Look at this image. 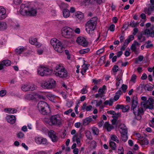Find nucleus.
Listing matches in <instances>:
<instances>
[{
	"mask_svg": "<svg viewBox=\"0 0 154 154\" xmlns=\"http://www.w3.org/2000/svg\"><path fill=\"white\" fill-rule=\"evenodd\" d=\"M151 32L150 30L148 29H146L144 31L145 34L146 35H149L150 36Z\"/></svg>",
	"mask_w": 154,
	"mask_h": 154,
	"instance_id": "57",
	"label": "nucleus"
},
{
	"mask_svg": "<svg viewBox=\"0 0 154 154\" xmlns=\"http://www.w3.org/2000/svg\"><path fill=\"white\" fill-rule=\"evenodd\" d=\"M104 127L108 131H110L114 127L108 122H106L104 125Z\"/></svg>",
	"mask_w": 154,
	"mask_h": 154,
	"instance_id": "23",
	"label": "nucleus"
},
{
	"mask_svg": "<svg viewBox=\"0 0 154 154\" xmlns=\"http://www.w3.org/2000/svg\"><path fill=\"white\" fill-rule=\"evenodd\" d=\"M137 60L135 61V63H137L138 61H142L143 59V57L142 56L140 55L137 58Z\"/></svg>",
	"mask_w": 154,
	"mask_h": 154,
	"instance_id": "49",
	"label": "nucleus"
},
{
	"mask_svg": "<svg viewBox=\"0 0 154 154\" xmlns=\"http://www.w3.org/2000/svg\"><path fill=\"white\" fill-rule=\"evenodd\" d=\"M129 108L130 107L129 106L127 105L124 106V105H123V108H122V112H127L129 110Z\"/></svg>",
	"mask_w": 154,
	"mask_h": 154,
	"instance_id": "44",
	"label": "nucleus"
},
{
	"mask_svg": "<svg viewBox=\"0 0 154 154\" xmlns=\"http://www.w3.org/2000/svg\"><path fill=\"white\" fill-rule=\"evenodd\" d=\"M119 114H120L119 113H118L117 116H114V119L112 120V125H117L118 123L117 122V120L119 116L118 115Z\"/></svg>",
	"mask_w": 154,
	"mask_h": 154,
	"instance_id": "36",
	"label": "nucleus"
},
{
	"mask_svg": "<svg viewBox=\"0 0 154 154\" xmlns=\"http://www.w3.org/2000/svg\"><path fill=\"white\" fill-rule=\"evenodd\" d=\"M110 137L112 140L115 141L118 143H119V140L118 139L117 137L115 135H111Z\"/></svg>",
	"mask_w": 154,
	"mask_h": 154,
	"instance_id": "42",
	"label": "nucleus"
},
{
	"mask_svg": "<svg viewBox=\"0 0 154 154\" xmlns=\"http://www.w3.org/2000/svg\"><path fill=\"white\" fill-rule=\"evenodd\" d=\"M54 74L56 76L62 78H66L67 76V72L64 68L58 72L57 71L56 72H54Z\"/></svg>",
	"mask_w": 154,
	"mask_h": 154,
	"instance_id": "11",
	"label": "nucleus"
},
{
	"mask_svg": "<svg viewBox=\"0 0 154 154\" xmlns=\"http://www.w3.org/2000/svg\"><path fill=\"white\" fill-rule=\"evenodd\" d=\"M139 141V143L143 148L145 147L146 146L148 145L149 143L148 140L143 137L141 138Z\"/></svg>",
	"mask_w": 154,
	"mask_h": 154,
	"instance_id": "14",
	"label": "nucleus"
},
{
	"mask_svg": "<svg viewBox=\"0 0 154 154\" xmlns=\"http://www.w3.org/2000/svg\"><path fill=\"white\" fill-rule=\"evenodd\" d=\"M76 42L79 44L84 47L87 46L88 44V42L85 39L82 37H78L76 39Z\"/></svg>",
	"mask_w": 154,
	"mask_h": 154,
	"instance_id": "12",
	"label": "nucleus"
},
{
	"mask_svg": "<svg viewBox=\"0 0 154 154\" xmlns=\"http://www.w3.org/2000/svg\"><path fill=\"white\" fill-rule=\"evenodd\" d=\"M122 94V91L119 90L116 93V95L114 96L113 100H114L115 101L117 100L119 98L120 95Z\"/></svg>",
	"mask_w": 154,
	"mask_h": 154,
	"instance_id": "30",
	"label": "nucleus"
},
{
	"mask_svg": "<svg viewBox=\"0 0 154 154\" xmlns=\"http://www.w3.org/2000/svg\"><path fill=\"white\" fill-rule=\"evenodd\" d=\"M93 134L94 135H98L99 134L98 129L96 127H93L92 128Z\"/></svg>",
	"mask_w": 154,
	"mask_h": 154,
	"instance_id": "38",
	"label": "nucleus"
},
{
	"mask_svg": "<svg viewBox=\"0 0 154 154\" xmlns=\"http://www.w3.org/2000/svg\"><path fill=\"white\" fill-rule=\"evenodd\" d=\"M88 91L87 90L86 87L85 86L83 88V89L81 90V93L82 94H84L87 93Z\"/></svg>",
	"mask_w": 154,
	"mask_h": 154,
	"instance_id": "51",
	"label": "nucleus"
},
{
	"mask_svg": "<svg viewBox=\"0 0 154 154\" xmlns=\"http://www.w3.org/2000/svg\"><path fill=\"white\" fill-rule=\"evenodd\" d=\"M72 109H69V110H68L65 111L64 112V114H66V115H68L69 113H71L72 112Z\"/></svg>",
	"mask_w": 154,
	"mask_h": 154,
	"instance_id": "64",
	"label": "nucleus"
},
{
	"mask_svg": "<svg viewBox=\"0 0 154 154\" xmlns=\"http://www.w3.org/2000/svg\"><path fill=\"white\" fill-rule=\"evenodd\" d=\"M73 30L67 26L63 27L61 29L62 35L66 38H70L73 36Z\"/></svg>",
	"mask_w": 154,
	"mask_h": 154,
	"instance_id": "5",
	"label": "nucleus"
},
{
	"mask_svg": "<svg viewBox=\"0 0 154 154\" xmlns=\"http://www.w3.org/2000/svg\"><path fill=\"white\" fill-rule=\"evenodd\" d=\"M154 11V9L150 7L148 8H146L144 9V11L146 14H147L148 15H150L153 11Z\"/></svg>",
	"mask_w": 154,
	"mask_h": 154,
	"instance_id": "31",
	"label": "nucleus"
},
{
	"mask_svg": "<svg viewBox=\"0 0 154 154\" xmlns=\"http://www.w3.org/2000/svg\"><path fill=\"white\" fill-rule=\"evenodd\" d=\"M131 49L132 51L135 52L136 51V46L133 44L131 47Z\"/></svg>",
	"mask_w": 154,
	"mask_h": 154,
	"instance_id": "61",
	"label": "nucleus"
},
{
	"mask_svg": "<svg viewBox=\"0 0 154 154\" xmlns=\"http://www.w3.org/2000/svg\"><path fill=\"white\" fill-rule=\"evenodd\" d=\"M24 136V134L21 132H18L17 134V137L19 138H23Z\"/></svg>",
	"mask_w": 154,
	"mask_h": 154,
	"instance_id": "46",
	"label": "nucleus"
},
{
	"mask_svg": "<svg viewBox=\"0 0 154 154\" xmlns=\"http://www.w3.org/2000/svg\"><path fill=\"white\" fill-rule=\"evenodd\" d=\"M5 110L9 113H16L17 110L16 109L12 108H6Z\"/></svg>",
	"mask_w": 154,
	"mask_h": 154,
	"instance_id": "33",
	"label": "nucleus"
},
{
	"mask_svg": "<svg viewBox=\"0 0 154 154\" xmlns=\"http://www.w3.org/2000/svg\"><path fill=\"white\" fill-rule=\"evenodd\" d=\"M82 134L81 133H78L74 135L72 137V140L73 142L75 141L78 144L80 143V139L81 138Z\"/></svg>",
	"mask_w": 154,
	"mask_h": 154,
	"instance_id": "17",
	"label": "nucleus"
},
{
	"mask_svg": "<svg viewBox=\"0 0 154 154\" xmlns=\"http://www.w3.org/2000/svg\"><path fill=\"white\" fill-rule=\"evenodd\" d=\"M113 99L112 98H111L109 100L105 101L103 103L105 105H108L109 106H111L113 104Z\"/></svg>",
	"mask_w": 154,
	"mask_h": 154,
	"instance_id": "35",
	"label": "nucleus"
},
{
	"mask_svg": "<svg viewBox=\"0 0 154 154\" xmlns=\"http://www.w3.org/2000/svg\"><path fill=\"white\" fill-rule=\"evenodd\" d=\"M128 22H126L125 25L122 27V28L126 27V26L127 25H128V26H130L132 27H136L137 26L139 23H135L134 20H132L131 22L128 25Z\"/></svg>",
	"mask_w": 154,
	"mask_h": 154,
	"instance_id": "21",
	"label": "nucleus"
},
{
	"mask_svg": "<svg viewBox=\"0 0 154 154\" xmlns=\"http://www.w3.org/2000/svg\"><path fill=\"white\" fill-rule=\"evenodd\" d=\"M86 136L88 139L90 140L92 139V137L91 135V132L90 131H88L86 132Z\"/></svg>",
	"mask_w": 154,
	"mask_h": 154,
	"instance_id": "43",
	"label": "nucleus"
},
{
	"mask_svg": "<svg viewBox=\"0 0 154 154\" xmlns=\"http://www.w3.org/2000/svg\"><path fill=\"white\" fill-rule=\"evenodd\" d=\"M115 25L114 24H112L109 26V29L110 31L113 32L115 30Z\"/></svg>",
	"mask_w": 154,
	"mask_h": 154,
	"instance_id": "62",
	"label": "nucleus"
},
{
	"mask_svg": "<svg viewBox=\"0 0 154 154\" xmlns=\"http://www.w3.org/2000/svg\"><path fill=\"white\" fill-rule=\"evenodd\" d=\"M29 42L32 45H38V43L37 41V39L36 38H30L29 39Z\"/></svg>",
	"mask_w": 154,
	"mask_h": 154,
	"instance_id": "28",
	"label": "nucleus"
},
{
	"mask_svg": "<svg viewBox=\"0 0 154 154\" xmlns=\"http://www.w3.org/2000/svg\"><path fill=\"white\" fill-rule=\"evenodd\" d=\"M63 16L64 17L67 18L70 15L69 11L67 9H65L63 11Z\"/></svg>",
	"mask_w": 154,
	"mask_h": 154,
	"instance_id": "29",
	"label": "nucleus"
},
{
	"mask_svg": "<svg viewBox=\"0 0 154 154\" xmlns=\"http://www.w3.org/2000/svg\"><path fill=\"white\" fill-rule=\"evenodd\" d=\"M91 144L92 147L94 148H95L97 146L96 143L94 140H92L91 141Z\"/></svg>",
	"mask_w": 154,
	"mask_h": 154,
	"instance_id": "60",
	"label": "nucleus"
},
{
	"mask_svg": "<svg viewBox=\"0 0 154 154\" xmlns=\"http://www.w3.org/2000/svg\"><path fill=\"white\" fill-rule=\"evenodd\" d=\"M137 112H136V115H139L140 114H143V108L142 107H140L137 110Z\"/></svg>",
	"mask_w": 154,
	"mask_h": 154,
	"instance_id": "47",
	"label": "nucleus"
},
{
	"mask_svg": "<svg viewBox=\"0 0 154 154\" xmlns=\"http://www.w3.org/2000/svg\"><path fill=\"white\" fill-rule=\"evenodd\" d=\"M35 141L38 144H46L47 143V140L45 138L42 137H36L35 139Z\"/></svg>",
	"mask_w": 154,
	"mask_h": 154,
	"instance_id": "13",
	"label": "nucleus"
},
{
	"mask_svg": "<svg viewBox=\"0 0 154 154\" xmlns=\"http://www.w3.org/2000/svg\"><path fill=\"white\" fill-rule=\"evenodd\" d=\"M25 50L24 48L23 47H18L15 50V52L17 54H20Z\"/></svg>",
	"mask_w": 154,
	"mask_h": 154,
	"instance_id": "34",
	"label": "nucleus"
},
{
	"mask_svg": "<svg viewBox=\"0 0 154 154\" xmlns=\"http://www.w3.org/2000/svg\"><path fill=\"white\" fill-rule=\"evenodd\" d=\"M151 41L150 40H148L146 42V43L147 44V45H146V47L147 48H149L152 47L153 46V44H149V43L151 42Z\"/></svg>",
	"mask_w": 154,
	"mask_h": 154,
	"instance_id": "45",
	"label": "nucleus"
},
{
	"mask_svg": "<svg viewBox=\"0 0 154 154\" xmlns=\"http://www.w3.org/2000/svg\"><path fill=\"white\" fill-rule=\"evenodd\" d=\"M73 103L71 101H68L66 103V106L69 108L71 107Z\"/></svg>",
	"mask_w": 154,
	"mask_h": 154,
	"instance_id": "63",
	"label": "nucleus"
},
{
	"mask_svg": "<svg viewBox=\"0 0 154 154\" xmlns=\"http://www.w3.org/2000/svg\"><path fill=\"white\" fill-rule=\"evenodd\" d=\"M93 121V119L91 117V116L86 118L84 120L83 125H88L90 122Z\"/></svg>",
	"mask_w": 154,
	"mask_h": 154,
	"instance_id": "24",
	"label": "nucleus"
},
{
	"mask_svg": "<svg viewBox=\"0 0 154 154\" xmlns=\"http://www.w3.org/2000/svg\"><path fill=\"white\" fill-rule=\"evenodd\" d=\"M6 92L5 90H2L0 91V96L3 97L6 94Z\"/></svg>",
	"mask_w": 154,
	"mask_h": 154,
	"instance_id": "59",
	"label": "nucleus"
},
{
	"mask_svg": "<svg viewBox=\"0 0 154 154\" xmlns=\"http://www.w3.org/2000/svg\"><path fill=\"white\" fill-rule=\"evenodd\" d=\"M50 121L52 125H60L61 124V119L58 115L52 116Z\"/></svg>",
	"mask_w": 154,
	"mask_h": 154,
	"instance_id": "8",
	"label": "nucleus"
},
{
	"mask_svg": "<svg viewBox=\"0 0 154 154\" xmlns=\"http://www.w3.org/2000/svg\"><path fill=\"white\" fill-rule=\"evenodd\" d=\"M6 119L8 122L10 123L11 124H14L16 121V118L15 116L12 115L7 116Z\"/></svg>",
	"mask_w": 154,
	"mask_h": 154,
	"instance_id": "15",
	"label": "nucleus"
},
{
	"mask_svg": "<svg viewBox=\"0 0 154 154\" xmlns=\"http://www.w3.org/2000/svg\"><path fill=\"white\" fill-rule=\"evenodd\" d=\"M127 87V86L126 85L123 84L122 85L121 88L123 92L125 93L126 91Z\"/></svg>",
	"mask_w": 154,
	"mask_h": 154,
	"instance_id": "48",
	"label": "nucleus"
},
{
	"mask_svg": "<svg viewBox=\"0 0 154 154\" xmlns=\"http://www.w3.org/2000/svg\"><path fill=\"white\" fill-rule=\"evenodd\" d=\"M64 68L63 66L61 64H60L57 65L55 67V69L54 72H58L60 70H61L62 69H63Z\"/></svg>",
	"mask_w": 154,
	"mask_h": 154,
	"instance_id": "32",
	"label": "nucleus"
},
{
	"mask_svg": "<svg viewBox=\"0 0 154 154\" xmlns=\"http://www.w3.org/2000/svg\"><path fill=\"white\" fill-rule=\"evenodd\" d=\"M20 11L21 14L23 16H34L37 14L36 9L34 8H30L26 4H22L21 5Z\"/></svg>",
	"mask_w": 154,
	"mask_h": 154,
	"instance_id": "1",
	"label": "nucleus"
},
{
	"mask_svg": "<svg viewBox=\"0 0 154 154\" xmlns=\"http://www.w3.org/2000/svg\"><path fill=\"white\" fill-rule=\"evenodd\" d=\"M137 76L135 74H133L132 76L130 81L133 82L134 83L135 82V81L136 79Z\"/></svg>",
	"mask_w": 154,
	"mask_h": 154,
	"instance_id": "53",
	"label": "nucleus"
},
{
	"mask_svg": "<svg viewBox=\"0 0 154 154\" xmlns=\"http://www.w3.org/2000/svg\"><path fill=\"white\" fill-rule=\"evenodd\" d=\"M37 72L38 74L41 76H44L51 75L52 71L48 68L40 66L37 69Z\"/></svg>",
	"mask_w": 154,
	"mask_h": 154,
	"instance_id": "6",
	"label": "nucleus"
},
{
	"mask_svg": "<svg viewBox=\"0 0 154 154\" xmlns=\"http://www.w3.org/2000/svg\"><path fill=\"white\" fill-rule=\"evenodd\" d=\"M100 81L101 80L100 79H99L98 80L93 79L92 80L93 82L94 83V85H97L99 84L100 82Z\"/></svg>",
	"mask_w": 154,
	"mask_h": 154,
	"instance_id": "50",
	"label": "nucleus"
},
{
	"mask_svg": "<svg viewBox=\"0 0 154 154\" xmlns=\"http://www.w3.org/2000/svg\"><path fill=\"white\" fill-rule=\"evenodd\" d=\"M7 27V25L6 23L3 21H0V30H5Z\"/></svg>",
	"mask_w": 154,
	"mask_h": 154,
	"instance_id": "25",
	"label": "nucleus"
},
{
	"mask_svg": "<svg viewBox=\"0 0 154 154\" xmlns=\"http://www.w3.org/2000/svg\"><path fill=\"white\" fill-rule=\"evenodd\" d=\"M135 135L136 136V137L137 138V139L139 141L140 140L141 138L143 137H141L140 134L138 133H136L135 134Z\"/></svg>",
	"mask_w": 154,
	"mask_h": 154,
	"instance_id": "56",
	"label": "nucleus"
},
{
	"mask_svg": "<svg viewBox=\"0 0 154 154\" xmlns=\"http://www.w3.org/2000/svg\"><path fill=\"white\" fill-rule=\"evenodd\" d=\"M122 75L121 74H119L117 76L116 78V86L118 87L119 86L121 82H122V80L121 78Z\"/></svg>",
	"mask_w": 154,
	"mask_h": 154,
	"instance_id": "26",
	"label": "nucleus"
},
{
	"mask_svg": "<svg viewBox=\"0 0 154 154\" xmlns=\"http://www.w3.org/2000/svg\"><path fill=\"white\" fill-rule=\"evenodd\" d=\"M132 104L131 107V109L133 110L134 114L136 116V114L135 110H136V109H135L136 108L138 104V102L137 101L134 99L132 100Z\"/></svg>",
	"mask_w": 154,
	"mask_h": 154,
	"instance_id": "20",
	"label": "nucleus"
},
{
	"mask_svg": "<svg viewBox=\"0 0 154 154\" xmlns=\"http://www.w3.org/2000/svg\"><path fill=\"white\" fill-rule=\"evenodd\" d=\"M99 5H101L102 3L105 2V0H94Z\"/></svg>",
	"mask_w": 154,
	"mask_h": 154,
	"instance_id": "58",
	"label": "nucleus"
},
{
	"mask_svg": "<svg viewBox=\"0 0 154 154\" xmlns=\"http://www.w3.org/2000/svg\"><path fill=\"white\" fill-rule=\"evenodd\" d=\"M121 138L123 141L126 142L128 138L127 134H121Z\"/></svg>",
	"mask_w": 154,
	"mask_h": 154,
	"instance_id": "40",
	"label": "nucleus"
},
{
	"mask_svg": "<svg viewBox=\"0 0 154 154\" xmlns=\"http://www.w3.org/2000/svg\"><path fill=\"white\" fill-rule=\"evenodd\" d=\"M56 81L53 79L47 82H43L41 84V86L43 88L47 89H51L55 86Z\"/></svg>",
	"mask_w": 154,
	"mask_h": 154,
	"instance_id": "7",
	"label": "nucleus"
},
{
	"mask_svg": "<svg viewBox=\"0 0 154 154\" xmlns=\"http://www.w3.org/2000/svg\"><path fill=\"white\" fill-rule=\"evenodd\" d=\"M38 108L40 112L43 115L47 114L49 107L48 104L44 101H41L38 102Z\"/></svg>",
	"mask_w": 154,
	"mask_h": 154,
	"instance_id": "4",
	"label": "nucleus"
},
{
	"mask_svg": "<svg viewBox=\"0 0 154 154\" xmlns=\"http://www.w3.org/2000/svg\"><path fill=\"white\" fill-rule=\"evenodd\" d=\"M110 147L112 150H115L116 149V143L112 141H110L109 142Z\"/></svg>",
	"mask_w": 154,
	"mask_h": 154,
	"instance_id": "39",
	"label": "nucleus"
},
{
	"mask_svg": "<svg viewBox=\"0 0 154 154\" xmlns=\"http://www.w3.org/2000/svg\"><path fill=\"white\" fill-rule=\"evenodd\" d=\"M75 16L80 21L83 19L84 15L82 12L78 11L75 13Z\"/></svg>",
	"mask_w": 154,
	"mask_h": 154,
	"instance_id": "27",
	"label": "nucleus"
},
{
	"mask_svg": "<svg viewBox=\"0 0 154 154\" xmlns=\"http://www.w3.org/2000/svg\"><path fill=\"white\" fill-rule=\"evenodd\" d=\"M6 17L5 9L2 6H0V19H3Z\"/></svg>",
	"mask_w": 154,
	"mask_h": 154,
	"instance_id": "18",
	"label": "nucleus"
},
{
	"mask_svg": "<svg viewBox=\"0 0 154 154\" xmlns=\"http://www.w3.org/2000/svg\"><path fill=\"white\" fill-rule=\"evenodd\" d=\"M97 18V17H94L88 21L86 24L87 31L90 32L93 31L96 26Z\"/></svg>",
	"mask_w": 154,
	"mask_h": 154,
	"instance_id": "3",
	"label": "nucleus"
},
{
	"mask_svg": "<svg viewBox=\"0 0 154 154\" xmlns=\"http://www.w3.org/2000/svg\"><path fill=\"white\" fill-rule=\"evenodd\" d=\"M2 62L4 66H8L11 64V61L8 60H3Z\"/></svg>",
	"mask_w": 154,
	"mask_h": 154,
	"instance_id": "37",
	"label": "nucleus"
},
{
	"mask_svg": "<svg viewBox=\"0 0 154 154\" xmlns=\"http://www.w3.org/2000/svg\"><path fill=\"white\" fill-rule=\"evenodd\" d=\"M36 86L33 85H29L27 84L23 85L21 86L22 90L24 91H33L35 89Z\"/></svg>",
	"mask_w": 154,
	"mask_h": 154,
	"instance_id": "9",
	"label": "nucleus"
},
{
	"mask_svg": "<svg viewBox=\"0 0 154 154\" xmlns=\"http://www.w3.org/2000/svg\"><path fill=\"white\" fill-rule=\"evenodd\" d=\"M90 51V49L89 48H87L82 49L79 51V53L82 54H84L88 53Z\"/></svg>",
	"mask_w": 154,
	"mask_h": 154,
	"instance_id": "41",
	"label": "nucleus"
},
{
	"mask_svg": "<svg viewBox=\"0 0 154 154\" xmlns=\"http://www.w3.org/2000/svg\"><path fill=\"white\" fill-rule=\"evenodd\" d=\"M119 69V67L117 66H113L112 70L114 72H116Z\"/></svg>",
	"mask_w": 154,
	"mask_h": 154,
	"instance_id": "55",
	"label": "nucleus"
},
{
	"mask_svg": "<svg viewBox=\"0 0 154 154\" xmlns=\"http://www.w3.org/2000/svg\"><path fill=\"white\" fill-rule=\"evenodd\" d=\"M42 96L34 92L26 94L25 95V98L28 100H33L37 98H41Z\"/></svg>",
	"mask_w": 154,
	"mask_h": 154,
	"instance_id": "10",
	"label": "nucleus"
},
{
	"mask_svg": "<svg viewBox=\"0 0 154 154\" xmlns=\"http://www.w3.org/2000/svg\"><path fill=\"white\" fill-rule=\"evenodd\" d=\"M82 108L83 110L85 109L87 111H89L91 110L92 107L91 105L87 106V103L85 102L83 103Z\"/></svg>",
	"mask_w": 154,
	"mask_h": 154,
	"instance_id": "22",
	"label": "nucleus"
},
{
	"mask_svg": "<svg viewBox=\"0 0 154 154\" xmlns=\"http://www.w3.org/2000/svg\"><path fill=\"white\" fill-rule=\"evenodd\" d=\"M50 43L54 50L58 53H61L65 49L61 42L56 38L52 39L50 41Z\"/></svg>",
	"mask_w": 154,
	"mask_h": 154,
	"instance_id": "2",
	"label": "nucleus"
},
{
	"mask_svg": "<svg viewBox=\"0 0 154 154\" xmlns=\"http://www.w3.org/2000/svg\"><path fill=\"white\" fill-rule=\"evenodd\" d=\"M48 135L54 142H56L57 140V137L55 135L54 131H51L48 133Z\"/></svg>",
	"mask_w": 154,
	"mask_h": 154,
	"instance_id": "19",
	"label": "nucleus"
},
{
	"mask_svg": "<svg viewBox=\"0 0 154 154\" xmlns=\"http://www.w3.org/2000/svg\"><path fill=\"white\" fill-rule=\"evenodd\" d=\"M123 105H120L118 104L116 105L115 107V108L116 109H121L122 110V108H123Z\"/></svg>",
	"mask_w": 154,
	"mask_h": 154,
	"instance_id": "54",
	"label": "nucleus"
},
{
	"mask_svg": "<svg viewBox=\"0 0 154 154\" xmlns=\"http://www.w3.org/2000/svg\"><path fill=\"white\" fill-rule=\"evenodd\" d=\"M119 130L121 134H127L128 130L124 124H121L119 126Z\"/></svg>",
	"mask_w": 154,
	"mask_h": 154,
	"instance_id": "16",
	"label": "nucleus"
},
{
	"mask_svg": "<svg viewBox=\"0 0 154 154\" xmlns=\"http://www.w3.org/2000/svg\"><path fill=\"white\" fill-rule=\"evenodd\" d=\"M153 104L149 103V105L146 106V108H148L150 109H153Z\"/></svg>",
	"mask_w": 154,
	"mask_h": 154,
	"instance_id": "52",
	"label": "nucleus"
}]
</instances>
